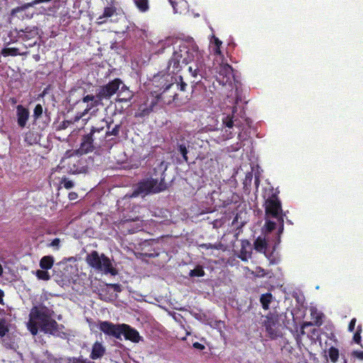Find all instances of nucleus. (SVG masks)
Returning <instances> with one entry per match:
<instances>
[{
	"instance_id": "f257e3e1",
	"label": "nucleus",
	"mask_w": 363,
	"mask_h": 363,
	"mask_svg": "<svg viewBox=\"0 0 363 363\" xmlns=\"http://www.w3.org/2000/svg\"><path fill=\"white\" fill-rule=\"evenodd\" d=\"M200 55L198 45L194 42L182 43L174 49L167 66V74H178L184 66L194 61Z\"/></svg>"
},
{
	"instance_id": "f03ea898",
	"label": "nucleus",
	"mask_w": 363,
	"mask_h": 363,
	"mask_svg": "<svg viewBox=\"0 0 363 363\" xmlns=\"http://www.w3.org/2000/svg\"><path fill=\"white\" fill-rule=\"evenodd\" d=\"M111 121L105 119L101 120L96 125H92L88 133H85L81 138V143L77 152L81 155L93 152L99 147L105 140V128H109Z\"/></svg>"
},
{
	"instance_id": "7ed1b4c3",
	"label": "nucleus",
	"mask_w": 363,
	"mask_h": 363,
	"mask_svg": "<svg viewBox=\"0 0 363 363\" xmlns=\"http://www.w3.org/2000/svg\"><path fill=\"white\" fill-rule=\"evenodd\" d=\"M162 172L160 179L157 178H147L139 182L133 189L130 197L146 196L150 194H157L167 189V186L164 182V170L162 169V163L159 167Z\"/></svg>"
},
{
	"instance_id": "20e7f679",
	"label": "nucleus",
	"mask_w": 363,
	"mask_h": 363,
	"mask_svg": "<svg viewBox=\"0 0 363 363\" xmlns=\"http://www.w3.org/2000/svg\"><path fill=\"white\" fill-rule=\"evenodd\" d=\"M265 217L267 218H275L279 225V233H282L284 230V216L281 203L278 198L276 192L272 193V195L265 201L264 203Z\"/></svg>"
},
{
	"instance_id": "39448f33",
	"label": "nucleus",
	"mask_w": 363,
	"mask_h": 363,
	"mask_svg": "<svg viewBox=\"0 0 363 363\" xmlns=\"http://www.w3.org/2000/svg\"><path fill=\"white\" fill-rule=\"evenodd\" d=\"M168 77H170L171 79H173L172 76L160 72L154 75L152 81V84L156 88H158L161 97L162 99L163 97H166V99H169L170 104L178 99V94L174 89L172 82H169L168 81Z\"/></svg>"
},
{
	"instance_id": "423d86ee",
	"label": "nucleus",
	"mask_w": 363,
	"mask_h": 363,
	"mask_svg": "<svg viewBox=\"0 0 363 363\" xmlns=\"http://www.w3.org/2000/svg\"><path fill=\"white\" fill-rule=\"evenodd\" d=\"M54 315L53 310L48 307L40 304L33 306L29 314V320L27 323V328L33 335H36L38 332V325L37 320H45L52 318Z\"/></svg>"
},
{
	"instance_id": "0eeeda50",
	"label": "nucleus",
	"mask_w": 363,
	"mask_h": 363,
	"mask_svg": "<svg viewBox=\"0 0 363 363\" xmlns=\"http://www.w3.org/2000/svg\"><path fill=\"white\" fill-rule=\"evenodd\" d=\"M86 261L90 267L105 274H117V270L113 267L110 259L103 253L99 255L97 251H91L87 255Z\"/></svg>"
},
{
	"instance_id": "6e6552de",
	"label": "nucleus",
	"mask_w": 363,
	"mask_h": 363,
	"mask_svg": "<svg viewBox=\"0 0 363 363\" xmlns=\"http://www.w3.org/2000/svg\"><path fill=\"white\" fill-rule=\"evenodd\" d=\"M169 104V99L161 97L160 91L152 90L147 96L146 100L139 106L140 116L145 117L163 105Z\"/></svg>"
},
{
	"instance_id": "1a4fd4ad",
	"label": "nucleus",
	"mask_w": 363,
	"mask_h": 363,
	"mask_svg": "<svg viewBox=\"0 0 363 363\" xmlns=\"http://www.w3.org/2000/svg\"><path fill=\"white\" fill-rule=\"evenodd\" d=\"M210 201L212 205L217 208H226L232 203L238 202L239 196L238 194L230 192V196L225 197L222 193L213 191L210 195Z\"/></svg>"
},
{
	"instance_id": "9d476101",
	"label": "nucleus",
	"mask_w": 363,
	"mask_h": 363,
	"mask_svg": "<svg viewBox=\"0 0 363 363\" xmlns=\"http://www.w3.org/2000/svg\"><path fill=\"white\" fill-rule=\"evenodd\" d=\"M121 84H123V81L120 78H115L107 84L99 86L96 90L101 101L111 99L114 94L118 93Z\"/></svg>"
},
{
	"instance_id": "9b49d317",
	"label": "nucleus",
	"mask_w": 363,
	"mask_h": 363,
	"mask_svg": "<svg viewBox=\"0 0 363 363\" xmlns=\"http://www.w3.org/2000/svg\"><path fill=\"white\" fill-rule=\"evenodd\" d=\"M77 104H86V106L82 112L78 113L74 117V121H79L84 116L87 114L93 108L96 107L102 104L101 97L99 96V93L96 91V95L87 94L84 96L81 100L77 102Z\"/></svg>"
},
{
	"instance_id": "f8f14e48",
	"label": "nucleus",
	"mask_w": 363,
	"mask_h": 363,
	"mask_svg": "<svg viewBox=\"0 0 363 363\" xmlns=\"http://www.w3.org/2000/svg\"><path fill=\"white\" fill-rule=\"evenodd\" d=\"M263 326L269 338L275 340L281 336V333L279 330V319L277 315L272 313L267 315L263 322Z\"/></svg>"
},
{
	"instance_id": "ddd939ff",
	"label": "nucleus",
	"mask_w": 363,
	"mask_h": 363,
	"mask_svg": "<svg viewBox=\"0 0 363 363\" xmlns=\"http://www.w3.org/2000/svg\"><path fill=\"white\" fill-rule=\"evenodd\" d=\"M236 111L237 107L233 106L232 111V116L228 115L223 118V125L225 127L223 136L225 138V139H230L234 136L235 134L231 131V129L234 126L238 127L239 128L241 127L240 121H238L237 119H234V114Z\"/></svg>"
},
{
	"instance_id": "4468645a",
	"label": "nucleus",
	"mask_w": 363,
	"mask_h": 363,
	"mask_svg": "<svg viewBox=\"0 0 363 363\" xmlns=\"http://www.w3.org/2000/svg\"><path fill=\"white\" fill-rule=\"evenodd\" d=\"M121 324H114L109 321H100L99 323V330L105 335L119 340H121Z\"/></svg>"
},
{
	"instance_id": "2eb2a0df",
	"label": "nucleus",
	"mask_w": 363,
	"mask_h": 363,
	"mask_svg": "<svg viewBox=\"0 0 363 363\" xmlns=\"http://www.w3.org/2000/svg\"><path fill=\"white\" fill-rule=\"evenodd\" d=\"M193 62L194 63L189 67L188 70L191 75L194 78L193 82H199L200 79H198L197 81L196 79L199 77L201 78L203 77L205 67L201 52L199 56L195 57Z\"/></svg>"
},
{
	"instance_id": "dca6fc26",
	"label": "nucleus",
	"mask_w": 363,
	"mask_h": 363,
	"mask_svg": "<svg viewBox=\"0 0 363 363\" xmlns=\"http://www.w3.org/2000/svg\"><path fill=\"white\" fill-rule=\"evenodd\" d=\"M59 325L52 318L40 321V328L45 334L55 335L59 332Z\"/></svg>"
},
{
	"instance_id": "f3484780",
	"label": "nucleus",
	"mask_w": 363,
	"mask_h": 363,
	"mask_svg": "<svg viewBox=\"0 0 363 363\" xmlns=\"http://www.w3.org/2000/svg\"><path fill=\"white\" fill-rule=\"evenodd\" d=\"M30 117V112L28 108L23 105L16 106V119L18 127L23 128L26 127Z\"/></svg>"
},
{
	"instance_id": "a211bd4d",
	"label": "nucleus",
	"mask_w": 363,
	"mask_h": 363,
	"mask_svg": "<svg viewBox=\"0 0 363 363\" xmlns=\"http://www.w3.org/2000/svg\"><path fill=\"white\" fill-rule=\"evenodd\" d=\"M121 330L122 332L121 335H123L126 340L133 342H139L140 340V336L138 330L130 325L124 323L121 324Z\"/></svg>"
},
{
	"instance_id": "6ab92c4d",
	"label": "nucleus",
	"mask_w": 363,
	"mask_h": 363,
	"mask_svg": "<svg viewBox=\"0 0 363 363\" xmlns=\"http://www.w3.org/2000/svg\"><path fill=\"white\" fill-rule=\"evenodd\" d=\"M38 35V29L35 26H28L25 29L21 30L18 33L19 38L24 41L33 39L36 38Z\"/></svg>"
},
{
	"instance_id": "aec40b11",
	"label": "nucleus",
	"mask_w": 363,
	"mask_h": 363,
	"mask_svg": "<svg viewBox=\"0 0 363 363\" xmlns=\"http://www.w3.org/2000/svg\"><path fill=\"white\" fill-rule=\"evenodd\" d=\"M106 352V349L103 346V345L99 342H96L94 343L91 349V352L90 354V358L91 359H97L99 358L102 357Z\"/></svg>"
},
{
	"instance_id": "412c9836",
	"label": "nucleus",
	"mask_w": 363,
	"mask_h": 363,
	"mask_svg": "<svg viewBox=\"0 0 363 363\" xmlns=\"http://www.w3.org/2000/svg\"><path fill=\"white\" fill-rule=\"evenodd\" d=\"M219 75L223 76L222 79L223 84L230 82V79L233 77V69L229 65H225L220 67Z\"/></svg>"
},
{
	"instance_id": "4be33fe9",
	"label": "nucleus",
	"mask_w": 363,
	"mask_h": 363,
	"mask_svg": "<svg viewBox=\"0 0 363 363\" xmlns=\"http://www.w3.org/2000/svg\"><path fill=\"white\" fill-rule=\"evenodd\" d=\"M116 14V8L113 4H111L109 6H106L104 8V13L101 16L98 18V23L102 24L106 22L104 18H110Z\"/></svg>"
},
{
	"instance_id": "5701e85b",
	"label": "nucleus",
	"mask_w": 363,
	"mask_h": 363,
	"mask_svg": "<svg viewBox=\"0 0 363 363\" xmlns=\"http://www.w3.org/2000/svg\"><path fill=\"white\" fill-rule=\"evenodd\" d=\"M51 1L52 0H33V1H31L30 3H27V4L22 5L21 6H18L16 8L13 9L11 11V13L15 14L19 11H24V10L28 9L29 7H32L35 5H37V4H39L41 3H48Z\"/></svg>"
},
{
	"instance_id": "b1692460",
	"label": "nucleus",
	"mask_w": 363,
	"mask_h": 363,
	"mask_svg": "<svg viewBox=\"0 0 363 363\" xmlns=\"http://www.w3.org/2000/svg\"><path fill=\"white\" fill-rule=\"evenodd\" d=\"M175 13H182L187 6V2L185 0H169Z\"/></svg>"
},
{
	"instance_id": "393cba45",
	"label": "nucleus",
	"mask_w": 363,
	"mask_h": 363,
	"mask_svg": "<svg viewBox=\"0 0 363 363\" xmlns=\"http://www.w3.org/2000/svg\"><path fill=\"white\" fill-rule=\"evenodd\" d=\"M222 43V41L218 38L215 35L213 36L210 48L215 55H221L220 47Z\"/></svg>"
},
{
	"instance_id": "a878e982",
	"label": "nucleus",
	"mask_w": 363,
	"mask_h": 363,
	"mask_svg": "<svg viewBox=\"0 0 363 363\" xmlns=\"http://www.w3.org/2000/svg\"><path fill=\"white\" fill-rule=\"evenodd\" d=\"M54 264V258L52 256H44L40 261V267L45 270L50 269Z\"/></svg>"
},
{
	"instance_id": "bb28decb",
	"label": "nucleus",
	"mask_w": 363,
	"mask_h": 363,
	"mask_svg": "<svg viewBox=\"0 0 363 363\" xmlns=\"http://www.w3.org/2000/svg\"><path fill=\"white\" fill-rule=\"evenodd\" d=\"M116 99L118 102H128L130 101L133 97V91H122L117 93Z\"/></svg>"
},
{
	"instance_id": "cd10ccee",
	"label": "nucleus",
	"mask_w": 363,
	"mask_h": 363,
	"mask_svg": "<svg viewBox=\"0 0 363 363\" xmlns=\"http://www.w3.org/2000/svg\"><path fill=\"white\" fill-rule=\"evenodd\" d=\"M311 315L314 325L320 327L323 324V314L322 313L318 312L316 309H311Z\"/></svg>"
},
{
	"instance_id": "c85d7f7f",
	"label": "nucleus",
	"mask_w": 363,
	"mask_h": 363,
	"mask_svg": "<svg viewBox=\"0 0 363 363\" xmlns=\"http://www.w3.org/2000/svg\"><path fill=\"white\" fill-rule=\"evenodd\" d=\"M250 245V242L248 240H242V247L240 250V255L238 257L242 261H247L248 258L251 257L250 252H247L245 246Z\"/></svg>"
},
{
	"instance_id": "c756f323",
	"label": "nucleus",
	"mask_w": 363,
	"mask_h": 363,
	"mask_svg": "<svg viewBox=\"0 0 363 363\" xmlns=\"http://www.w3.org/2000/svg\"><path fill=\"white\" fill-rule=\"evenodd\" d=\"M272 294L271 293H266L262 294L260 296V303L262 304V308L264 310H267L269 308V304L272 301Z\"/></svg>"
},
{
	"instance_id": "7c9ffc66",
	"label": "nucleus",
	"mask_w": 363,
	"mask_h": 363,
	"mask_svg": "<svg viewBox=\"0 0 363 363\" xmlns=\"http://www.w3.org/2000/svg\"><path fill=\"white\" fill-rule=\"evenodd\" d=\"M255 249L258 252H264L266 250L267 243L264 238L258 237L254 242Z\"/></svg>"
},
{
	"instance_id": "2f4dec72",
	"label": "nucleus",
	"mask_w": 363,
	"mask_h": 363,
	"mask_svg": "<svg viewBox=\"0 0 363 363\" xmlns=\"http://www.w3.org/2000/svg\"><path fill=\"white\" fill-rule=\"evenodd\" d=\"M133 1L138 9L142 13L147 11L150 9L148 0H133Z\"/></svg>"
},
{
	"instance_id": "473e14b6",
	"label": "nucleus",
	"mask_w": 363,
	"mask_h": 363,
	"mask_svg": "<svg viewBox=\"0 0 363 363\" xmlns=\"http://www.w3.org/2000/svg\"><path fill=\"white\" fill-rule=\"evenodd\" d=\"M179 82H172L174 90L177 91V90H179L181 91H185L187 87V84L186 82L183 81V77L182 76H179ZM175 81H177V79H175Z\"/></svg>"
},
{
	"instance_id": "72a5a7b5",
	"label": "nucleus",
	"mask_w": 363,
	"mask_h": 363,
	"mask_svg": "<svg viewBox=\"0 0 363 363\" xmlns=\"http://www.w3.org/2000/svg\"><path fill=\"white\" fill-rule=\"evenodd\" d=\"M1 54L4 56H17L21 55L19 50L16 48H5L1 50Z\"/></svg>"
},
{
	"instance_id": "f704fd0d",
	"label": "nucleus",
	"mask_w": 363,
	"mask_h": 363,
	"mask_svg": "<svg viewBox=\"0 0 363 363\" xmlns=\"http://www.w3.org/2000/svg\"><path fill=\"white\" fill-rule=\"evenodd\" d=\"M339 350L335 347H330L328 350V356L333 363H335L339 358Z\"/></svg>"
},
{
	"instance_id": "c9c22d12",
	"label": "nucleus",
	"mask_w": 363,
	"mask_h": 363,
	"mask_svg": "<svg viewBox=\"0 0 363 363\" xmlns=\"http://www.w3.org/2000/svg\"><path fill=\"white\" fill-rule=\"evenodd\" d=\"M109 128L110 127L108 128H105V140L111 135L118 136L121 128V124L116 125L111 130H110Z\"/></svg>"
},
{
	"instance_id": "e433bc0d",
	"label": "nucleus",
	"mask_w": 363,
	"mask_h": 363,
	"mask_svg": "<svg viewBox=\"0 0 363 363\" xmlns=\"http://www.w3.org/2000/svg\"><path fill=\"white\" fill-rule=\"evenodd\" d=\"M35 276L40 280L48 281L50 279L51 277L49 272L45 269H38L35 272Z\"/></svg>"
},
{
	"instance_id": "4c0bfd02",
	"label": "nucleus",
	"mask_w": 363,
	"mask_h": 363,
	"mask_svg": "<svg viewBox=\"0 0 363 363\" xmlns=\"http://www.w3.org/2000/svg\"><path fill=\"white\" fill-rule=\"evenodd\" d=\"M9 331V324L4 318L0 319V337H4Z\"/></svg>"
},
{
	"instance_id": "58836bf2",
	"label": "nucleus",
	"mask_w": 363,
	"mask_h": 363,
	"mask_svg": "<svg viewBox=\"0 0 363 363\" xmlns=\"http://www.w3.org/2000/svg\"><path fill=\"white\" fill-rule=\"evenodd\" d=\"M204 275H205V272L203 270V268L200 265L196 266L194 269L191 270L189 272V276L192 277H203Z\"/></svg>"
},
{
	"instance_id": "ea45409f",
	"label": "nucleus",
	"mask_w": 363,
	"mask_h": 363,
	"mask_svg": "<svg viewBox=\"0 0 363 363\" xmlns=\"http://www.w3.org/2000/svg\"><path fill=\"white\" fill-rule=\"evenodd\" d=\"M362 332V326L361 324H359L357 325V330H356L355 333H354L353 338H352L353 341L358 345H360V343H361Z\"/></svg>"
},
{
	"instance_id": "a19ab883",
	"label": "nucleus",
	"mask_w": 363,
	"mask_h": 363,
	"mask_svg": "<svg viewBox=\"0 0 363 363\" xmlns=\"http://www.w3.org/2000/svg\"><path fill=\"white\" fill-rule=\"evenodd\" d=\"M43 112V108L41 104H38L35 105L34 109H33V117L35 121L38 120L40 118H41L42 114Z\"/></svg>"
},
{
	"instance_id": "79ce46f5",
	"label": "nucleus",
	"mask_w": 363,
	"mask_h": 363,
	"mask_svg": "<svg viewBox=\"0 0 363 363\" xmlns=\"http://www.w3.org/2000/svg\"><path fill=\"white\" fill-rule=\"evenodd\" d=\"M276 225L277 223L271 220L270 218L265 217L264 228L267 232L270 233L274 230L276 228Z\"/></svg>"
},
{
	"instance_id": "37998d69",
	"label": "nucleus",
	"mask_w": 363,
	"mask_h": 363,
	"mask_svg": "<svg viewBox=\"0 0 363 363\" xmlns=\"http://www.w3.org/2000/svg\"><path fill=\"white\" fill-rule=\"evenodd\" d=\"M178 151L182 155V157L185 162H188V150L184 144H180L178 146Z\"/></svg>"
},
{
	"instance_id": "c03bdc74",
	"label": "nucleus",
	"mask_w": 363,
	"mask_h": 363,
	"mask_svg": "<svg viewBox=\"0 0 363 363\" xmlns=\"http://www.w3.org/2000/svg\"><path fill=\"white\" fill-rule=\"evenodd\" d=\"M221 245L220 244H211V243H203L200 245V247L202 249H215V250H219L220 248Z\"/></svg>"
},
{
	"instance_id": "a18cd8bd",
	"label": "nucleus",
	"mask_w": 363,
	"mask_h": 363,
	"mask_svg": "<svg viewBox=\"0 0 363 363\" xmlns=\"http://www.w3.org/2000/svg\"><path fill=\"white\" fill-rule=\"evenodd\" d=\"M61 184L63 185V186L66 189H72L73 186H74V183L71 180H69L66 177H63L61 180V182H60Z\"/></svg>"
},
{
	"instance_id": "49530a36",
	"label": "nucleus",
	"mask_w": 363,
	"mask_h": 363,
	"mask_svg": "<svg viewBox=\"0 0 363 363\" xmlns=\"http://www.w3.org/2000/svg\"><path fill=\"white\" fill-rule=\"evenodd\" d=\"M72 363H95L94 362H91L90 360H87L86 359L82 358V357H73L72 359Z\"/></svg>"
},
{
	"instance_id": "de8ad7c7",
	"label": "nucleus",
	"mask_w": 363,
	"mask_h": 363,
	"mask_svg": "<svg viewBox=\"0 0 363 363\" xmlns=\"http://www.w3.org/2000/svg\"><path fill=\"white\" fill-rule=\"evenodd\" d=\"M352 356L361 361H363V351L354 350L352 352Z\"/></svg>"
},
{
	"instance_id": "09e8293b",
	"label": "nucleus",
	"mask_w": 363,
	"mask_h": 363,
	"mask_svg": "<svg viewBox=\"0 0 363 363\" xmlns=\"http://www.w3.org/2000/svg\"><path fill=\"white\" fill-rule=\"evenodd\" d=\"M356 322H357V319L355 318H353L350 323H349V325H348V330L350 332H353L354 330V327H355V325H356Z\"/></svg>"
},
{
	"instance_id": "8fccbe9b",
	"label": "nucleus",
	"mask_w": 363,
	"mask_h": 363,
	"mask_svg": "<svg viewBox=\"0 0 363 363\" xmlns=\"http://www.w3.org/2000/svg\"><path fill=\"white\" fill-rule=\"evenodd\" d=\"M143 256L147 258L155 257L160 255L159 252L155 251L153 253L143 252Z\"/></svg>"
},
{
	"instance_id": "3c124183",
	"label": "nucleus",
	"mask_w": 363,
	"mask_h": 363,
	"mask_svg": "<svg viewBox=\"0 0 363 363\" xmlns=\"http://www.w3.org/2000/svg\"><path fill=\"white\" fill-rule=\"evenodd\" d=\"M193 347L195 349H197V350H203L205 349V346L203 345H202L201 343L199 342H194L193 343Z\"/></svg>"
},
{
	"instance_id": "603ef678",
	"label": "nucleus",
	"mask_w": 363,
	"mask_h": 363,
	"mask_svg": "<svg viewBox=\"0 0 363 363\" xmlns=\"http://www.w3.org/2000/svg\"><path fill=\"white\" fill-rule=\"evenodd\" d=\"M68 198L70 201H74L78 198V194L76 192H70L68 194Z\"/></svg>"
},
{
	"instance_id": "864d4df0",
	"label": "nucleus",
	"mask_w": 363,
	"mask_h": 363,
	"mask_svg": "<svg viewBox=\"0 0 363 363\" xmlns=\"http://www.w3.org/2000/svg\"><path fill=\"white\" fill-rule=\"evenodd\" d=\"M60 240L59 238H55L54 240H52L50 245L52 247H55V246L58 247L60 245Z\"/></svg>"
},
{
	"instance_id": "5fc2aeb1",
	"label": "nucleus",
	"mask_w": 363,
	"mask_h": 363,
	"mask_svg": "<svg viewBox=\"0 0 363 363\" xmlns=\"http://www.w3.org/2000/svg\"><path fill=\"white\" fill-rule=\"evenodd\" d=\"M170 47H171L170 45H168L167 47H164V44L162 43V48H160L157 50V53H158V54H162V53H164V50H165L166 48H169V49H170Z\"/></svg>"
},
{
	"instance_id": "6e6d98bb",
	"label": "nucleus",
	"mask_w": 363,
	"mask_h": 363,
	"mask_svg": "<svg viewBox=\"0 0 363 363\" xmlns=\"http://www.w3.org/2000/svg\"><path fill=\"white\" fill-rule=\"evenodd\" d=\"M130 91V89H129V87H128L125 84H124L123 83V84H121V86H120V89L118 91H118Z\"/></svg>"
},
{
	"instance_id": "4d7b16f0",
	"label": "nucleus",
	"mask_w": 363,
	"mask_h": 363,
	"mask_svg": "<svg viewBox=\"0 0 363 363\" xmlns=\"http://www.w3.org/2000/svg\"><path fill=\"white\" fill-rule=\"evenodd\" d=\"M4 296V292L0 289V303H3V297Z\"/></svg>"
},
{
	"instance_id": "13d9d810",
	"label": "nucleus",
	"mask_w": 363,
	"mask_h": 363,
	"mask_svg": "<svg viewBox=\"0 0 363 363\" xmlns=\"http://www.w3.org/2000/svg\"><path fill=\"white\" fill-rule=\"evenodd\" d=\"M9 102L12 104V105H15L16 103H17V99L14 97H11L9 99Z\"/></svg>"
},
{
	"instance_id": "bf43d9fd",
	"label": "nucleus",
	"mask_w": 363,
	"mask_h": 363,
	"mask_svg": "<svg viewBox=\"0 0 363 363\" xmlns=\"http://www.w3.org/2000/svg\"><path fill=\"white\" fill-rule=\"evenodd\" d=\"M112 287H113V288L114 289V290H115V291H121V289H120V285H118V284H113V285H112Z\"/></svg>"
},
{
	"instance_id": "052dcab7",
	"label": "nucleus",
	"mask_w": 363,
	"mask_h": 363,
	"mask_svg": "<svg viewBox=\"0 0 363 363\" xmlns=\"http://www.w3.org/2000/svg\"><path fill=\"white\" fill-rule=\"evenodd\" d=\"M312 325H314V322L313 320L310 321V322H306L303 324V326H312Z\"/></svg>"
},
{
	"instance_id": "680f3d73",
	"label": "nucleus",
	"mask_w": 363,
	"mask_h": 363,
	"mask_svg": "<svg viewBox=\"0 0 363 363\" xmlns=\"http://www.w3.org/2000/svg\"><path fill=\"white\" fill-rule=\"evenodd\" d=\"M136 220H138V217H137V218H131V219H130V218H126V219L124 220V223H123V225H124V224H125V223H128V222H129V221H135Z\"/></svg>"
},
{
	"instance_id": "e2e57ef3",
	"label": "nucleus",
	"mask_w": 363,
	"mask_h": 363,
	"mask_svg": "<svg viewBox=\"0 0 363 363\" xmlns=\"http://www.w3.org/2000/svg\"><path fill=\"white\" fill-rule=\"evenodd\" d=\"M65 123H71V121H64V122H63V123H62V125H63V128H64L66 127V124H65Z\"/></svg>"
},
{
	"instance_id": "0e129e2a",
	"label": "nucleus",
	"mask_w": 363,
	"mask_h": 363,
	"mask_svg": "<svg viewBox=\"0 0 363 363\" xmlns=\"http://www.w3.org/2000/svg\"><path fill=\"white\" fill-rule=\"evenodd\" d=\"M3 274V267L1 266V264H0V277Z\"/></svg>"
},
{
	"instance_id": "69168bd1",
	"label": "nucleus",
	"mask_w": 363,
	"mask_h": 363,
	"mask_svg": "<svg viewBox=\"0 0 363 363\" xmlns=\"http://www.w3.org/2000/svg\"><path fill=\"white\" fill-rule=\"evenodd\" d=\"M128 232H129L130 233H135V230H129V229H128Z\"/></svg>"
},
{
	"instance_id": "338daca9",
	"label": "nucleus",
	"mask_w": 363,
	"mask_h": 363,
	"mask_svg": "<svg viewBox=\"0 0 363 363\" xmlns=\"http://www.w3.org/2000/svg\"><path fill=\"white\" fill-rule=\"evenodd\" d=\"M4 345H5V346H6L7 347H11V345H9V344H7V343H5Z\"/></svg>"
},
{
	"instance_id": "774afa93",
	"label": "nucleus",
	"mask_w": 363,
	"mask_h": 363,
	"mask_svg": "<svg viewBox=\"0 0 363 363\" xmlns=\"http://www.w3.org/2000/svg\"><path fill=\"white\" fill-rule=\"evenodd\" d=\"M70 172H72V173H77L76 170H72V169H70Z\"/></svg>"
}]
</instances>
